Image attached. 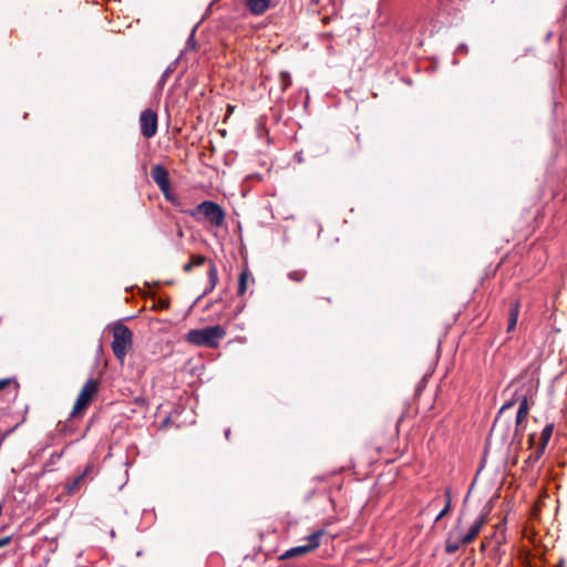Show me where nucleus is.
Masks as SVG:
<instances>
[{"mask_svg": "<svg viewBox=\"0 0 567 567\" xmlns=\"http://www.w3.org/2000/svg\"><path fill=\"white\" fill-rule=\"evenodd\" d=\"M517 401H518L519 405H518V410L516 413V424H515L513 433H511V429L505 424V422L503 420V414L507 410L513 408V405L515 404L516 401H513V400L508 401L502 405V408L495 419L492 431H491L492 433H502L503 440L505 442H509L511 444L515 441V439L518 435H520V429H519L520 424L526 419V416L528 414V410H529L528 400H527L526 395L517 399Z\"/></svg>", "mask_w": 567, "mask_h": 567, "instance_id": "f257e3e1", "label": "nucleus"}, {"mask_svg": "<svg viewBox=\"0 0 567 567\" xmlns=\"http://www.w3.org/2000/svg\"><path fill=\"white\" fill-rule=\"evenodd\" d=\"M485 520V516L481 515L473 522L470 529L464 533L461 526V519H458L456 525L446 535L445 551L447 554H454L461 546L472 543L480 534Z\"/></svg>", "mask_w": 567, "mask_h": 567, "instance_id": "f03ea898", "label": "nucleus"}, {"mask_svg": "<svg viewBox=\"0 0 567 567\" xmlns=\"http://www.w3.org/2000/svg\"><path fill=\"white\" fill-rule=\"evenodd\" d=\"M226 336V330L219 326H210L202 329L189 330L185 339L188 343L197 347L217 348L219 341Z\"/></svg>", "mask_w": 567, "mask_h": 567, "instance_id": "7ed1b4c3", "label": "nucleus"}, {"mask_svg": "<svg viewBox=\"0 0 567 567\" xmlns=\"http://www.w3.org/2000/svg\"><path fill=\"white\" fill-rule=\"evenodd\" d=\"M187 214L197 221L207 220L214 227H220L225 221V212L215 202L204 200Z\"/></svg>", "mask_w": 567, "mask_h": 567, "instance_id": "20e7f679", "label": "nucleus"}, {"mask_svg": "<svg viewBox=\"0 0 567 567\" xmlns=\"http://www.w3.org/2000/svg\"><path fill=\"white\" fill-rule=\"evenodd\" d=\"M133 343V332L123 323L113 327L112 351L115 358L123 362Z\"/></svg>", "mask_w": 567, "mask_h": 567, "instance_id": "39448f33", "label": "nucleus"}, {"mask_svg": "<svg viewBox=\"0 0 567 567\" xmlns=\"http://www.w3.org/2000/svg\"><path fill=\"white\" fill-rule=\"evenodd\" d=\"M99 390V383L97 381L93 379H89L83 388L81 389L76 401L74 403V406L71 412V416H76L83 411L86 410V408L90 405L93 396L97 393Z\"/></svg>", "mask_w": 567, "mask_h": 567, "instance_id": "423d86ee", "label": "nucleus"}, {"mask_svg": "<svg viewBox=\"0 0 567 567\" xmlns=\"http://www.w3.org/2000/svg\"><path fill=\"white\" fill-rule=\"evenodd\" d=\"M323 533L324 532L322 529H319V530L310 534L306 538L305 545L296 546V547H292V548L286 550L285 554L281 556V558L288 559V558L301 556V555H305V554H308V553L315 550L316 548H318L320 546V538L323 535Z\"/></svg>", "mask_w": 567, "mask_h": 567, "instance_id": "0eeeda50", "label": "nucleus"}, {"mask_svg": "<svg viewBox=\"0 0 567 567\" xmlns=\"http://www.w3.org/2000/svg\"><path fill=\"white\" fill-rule=\"evenodd\" d=\"M140 126L144 137H153L157 132V114L151 109L144 110L140 115Z\"/></svg>", "mask_w": 567, "mask_h": 567, "instance_id": "6e6552de", "label": "nucleus"}, {"mask_svg": "<svg viewBox=\"0 0 567 567\" xmlns=\"http://www.w3.org/2000/svg\"><path fill=\"white\" fill-rule=\"evenodd\" d=\"M151 176L164 196L169 199V177L167 169L161 164H156L151 169Z\"/></svg>", "mask_w": 567, "mask_h": 567, "instance_id": "1a4fd4ad", "label": "nucleus"}, {"mask_svg": "<svg viewBox=\"0 0 567 567\" xmlns=\"http://www.w3.org/2000/svg\"><path fill=\"white\" fill-rule=\"evenodd\" d=\"M92 473H93V466L87 465L84 468V471L82 472V474H80L79 476L73 478L71 482L66 483L65 489H66L68 494L75 493L83 484H85L87 481L92 480V475H91Z\"/></svg>", "mask_w": 567, "mask_h": 567, "instance_id": "9d476101", "label": "nucleus"}, {"mask_svg": "<svg viewBox=\"0 0 567 567\" xmlns=\"http://www.w3.org/2000/svg\"><path fill=\"white\" fill-rule=\"evenodd\" d=\"M245 4L252 16L258 17L271 7V0H245Z\"/></svg>", "mask_w": 567, "mask_h": 567, "instance_id": "9b49d317", "label": "nucleus"}, {"mask_svg": "<svg viewBox=\"0 0 567 567\" xmlns=\"http://www.w3.org/2000/svg\"><path fill=\"white\" fill-rule=\"evenodd\" d=\"M518 315H519V302L514 301V302H512L509 312H508V326H507L508 332H511L512 330L515 329L517 319H518Z\"/></svg>", "mask_w": 567, "mask_h": 567, "instance_id": "f8f14e48", "label": "nucleus"}, {"mask_svg": "<svg viewBox=\"0 0 567 567\" xmlns=\"http://www.w3.org/2000/svg\"><path fill=\"white\" fill-rule=\"evenodd\" d=\"M208 278H209V287L205 290V293L212 291L218 281V271L217 267L214 262H209V269H208Z\"/></svg>", "mask_w": 567, "mask_h": 567, "instance_id": "ddd939ff", "label": "nucleus"}, {"mask_svg": "<svg viewBox=\"0 0 567 567\" xmlns=\"http://www.w3.org/2000/svg\"><path fill=\"white\" fill-rule=\"evenodd\" d=\"M249 278H250V274L247 270H244L240 272L239 279H238V290H237L238 296H243L247 291V285H248Z\"/></svg>", "mask_w": 567, "mask_h": 567, "instance_id": "4468645a", "label": "nucleus"}, {"mask_svg": "<svg viewBox=\"0 0 567 567\" xmlns=\"http://www.w3.org/2000/svg\"><path fill=\"white\" fill-rule=\"evenodd\" d=\"M446 503L444 508L439 513V515L435 517V523H437L440 519H442L451 509V502H452V495L451 489L446 488L444 492Z\"/></svg>", "mask_w": 567, "mask_h": 567, "instance_id": "2eb2a0df", "label": "nucleus"}, {"mask_svg": "<svg viewBox=\"0 0 567 567\" xmlns=\"http://www.w3.org/2000/svg\"><path fill=\"white\" fill-rule=\"evenodd\" d=\"M553 425L551 424H547L542 433H540V444L539 446H544V449H546L547 444H548V441L549 439L551 437V434H553Z\"/></svg>", "mask_w": 567, "mask_h": 567, "instance_id": "dca6fc26", "label": "nucleus"}, {"mask_svg": "<svg viewBox=\"0 0 567 567\" xmlns=\"http://www.w3.org/2000/svg\"><path fill=\"white\" fill-rule=\"evenodd\" d=\"M544 451H545L544 446H538L537 450L528 456L526 462H528V463L537 462L542 457Z\"/></svg>", "mask_w": 567, "mask_h": 567, "instance_id": "f3484780", "label": "nucleus"}, {"mask_svg": "<svg viewBox=\"0 0 567 567\" xmlns=\"http://www.w3.org/2000/svg\"><path fill=\"white\" fill-rule=\"evenodd\" d=\"M305 276H306L305 270H293L288 274L289 279L295 280V281H301L305 278Z\"/></svg>", "mask_w": 567, "mask_h": 567, "instance_id": "a211bd4d", "label": "nucleus"}, {"mask_svg": "<svg viewBox=\"0 0 567 567\" xmlns=\"http://www.w3.org/2000/svg\"><path fill=\"white\" fill-rule=\"evenodd\" d=\"M280 82L282 90H286L291 84V78L288 72L280 73Z\"/></svg>", "mask_w": 567, "mask_h": 567, "instance_id": "6ab92c4d", "label": "nucleus"}, {"mask_svg": "<svg viewBox=\"0 0 567 567\" xmlns=\"http://www.w3.org/2000/svg\"><path fill=\"white\" fill-rule=\"evenodd\" d=\"M205 260L206 259L204 256H200V255L192 256L190 264H194V267H198V266H202L205 262Z\"/></svg>", "mask_w": 567, "mask_h": 567, "instance_id": "aec40b11", "label": "nucleus"}, {"mask_svg": "<svg viewBox=\"0 0 567 567\" xmlns=\"http://www.w3.org/2000/svg\"><path fill=\"white\" fill-rule=\"evenodd\" d=\"M456 52L457 53H467V45L466 44H460L457 48H456Z\"/></svg>", "mask_w": 567, "mask_h": 567, "instance_id": "412c9836", "label": "nucleus"}, {"mask_svg": "<svg viewBox=\"0 0 567 567\" xmlns=\"http://www.w3.org/2000/svg\"><path fill=\"white\" fill-rule=\"evenodd\" d=\"M10 542H11V537H9V536L0 538V548L8 545Z\"/></svg>", "mask_w": 567, "mask_h": 567, "instance_id": "4be33fe9", "label": "nucleus"}, {"mask_svg": "<svg viewBox=\"0 0 567 567\" xmlns=\"http://www.w3.org/2000/svg\"><path fill=\"white\" fill-rule=\"evenodd\" d=\"M10 383L9 379L0 380V391L3 390Z\"/></svg>", "mask_w": 567, "mask_h": 567, "instance_id": "5701e85b", "label": "nucleus"}, {"mask_svg": "<svg viewBox=\"0 0 567 567\" xmlns=\"http://www.w3.org/2000/svg\"><path fill=\"white\" fill-rule=\"evenodd\" d=\"M194 268V264L187 262L183 266L184 271L188 272Z\"/></svg>", "mask_w": 567, "mask_h": 567, "instance_id": "b1692460", "label": "nucleus"}, {"mask_svg": "<svg viewBox=\"0 0 567 567\" xmlns=\"http://www.w3.org/2000/svg\"><path fill=\"white\" fill-rule=\"evenodd\" d=\"M229 434H230V430L228 429V430L225 431L226 439H229Z\"/></svg>", "mask_w": 567, "mask_h": 567, "instance_id": "393cba45", "label": "nucleus"}, {"mask_svg": "<svg viewBox=\"0 0 567 567\" xmlns=\"http://www.w3.org/2000/svg\"><path fill=\"white\" fill-rule=\"evenodd\" d=\"M18 392V384L14 385V394Z\"/></svg>", "mask_w": 567, "mask_h": 567, "instance_id": "a878e982", "label": "nucleus"}]
</instances>
